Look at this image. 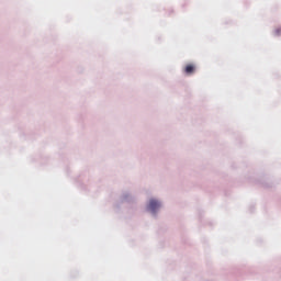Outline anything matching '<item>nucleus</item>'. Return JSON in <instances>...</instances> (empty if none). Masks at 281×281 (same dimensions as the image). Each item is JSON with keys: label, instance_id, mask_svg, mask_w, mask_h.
Returning <instances> with one entry per match:
<instances>
[{"label": "nucleus", "instance_id": "nucleus-1", "mask_svg": "<svg viewBox=\"0 0 281 281\" xmlns=\"http://www.w3.org/2000/svg\"><path fill=\"white\" fill-rule=\"evenodd\" d=\"M124 203H127L128 205H135L136 203L135 196H133V194H131L128 191H123L120 196V201L114 204V209L116 210V212H120L122 210V205Z\"/></svg>", "mask_w": 281, "mask_h": 281}, {"label": "nucleus", "instance_id": "nucleus-2", "mask_svg": "<svg viewBox=\"0 0 281 281\" xmlns=\"http://www.w3.org/2000/svg\"><path fill=\"white\" fill-rule=\"evenodd\" d=\"M159 210H161V202L155 198H151L146 206V212L151 214L153 218L159 216Z\"/></svg>", "mask_w": 281, "mask_h": 281}, {"label": "nucleus", "instance_id": "nucleus-3", "mask_svg": "<svg viewBox=\"0 0 281 281\" xmlns=\"http://www.w3.org/2000/svg\"><path fill=\"white\" fill-rule=\"evenodd\" d=\"M193 71H196V66H194V64H189L184 67V74L187 76H191Z\"/></svg>", "mask_w": 281, "mask_h": 281}, {"label": "nucleus", "instance_id": "nucleus-4", "mask_svg": "<svg viewBox=\"0 0 281 281\" xmlns=\"http://www.w3.org/2000/svg\"><path fill=\"white\" fill-rule=\"evenodd\" d=\"M280 34H281V29L280 27L274 30V36H280Z\"/></svg>", "mask_w": 281, "mask_h": 281}, {"label": "nucleus", "instance_id": "nucleus-5", "mask_svg": "<svg viewBox=\"0 0 281 281\" xmlns=\"http://www.w3.org/2000/svg\"><path fill=\"white\" fill-rule=\"evenodd\" d=\"M256 210V206H254V205H250L249 206V212H250V214H254V211Z\"/></svg>", "mask_w": 281, "mask_h": 281}]
</instances>
